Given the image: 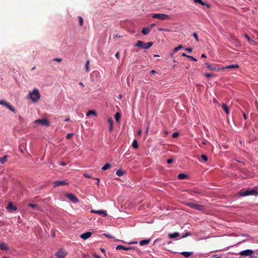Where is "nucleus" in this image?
I'll use <instances>...</instances> for the list:
<instances>
[{
	"mask_svg": "<svg viewBox=\"0 0 258 258\" xmlns=\"http://www.w3.org/2000/svg\"><path fill=\"white\" fill-rule=\"evenodd\" d=\"M195 204L196 203H195L189 202V203H186V205L190 208H193Z\"/></svg>",
	"mask_w": 258,
	"mask_h": 258,
	"instance_id": "58836bf2",
	"label": "nucleus"
},
{
	"mask_svg": "<svg viewBox=\"0 0 258 258\" xmlns=\"http://www.w3.org/2000/svg\"><path fill=\"white\" fill-rule=\"evenodd\" d=\"M134 249L133 247H125V246H122L121 245H119L116 247V250L122 249V250H131V249Z\"/></svg>",
	"mask_w": 258,
	"mask_h": 258,
	"instance_id": "f8f14e48",
	"label": "nucleus"
},
{
	"mask_svg": "<svg viewBox=\"0 0 258 258\" xmlns=\"http://www.w3.org/2000/svg\"><path fill=\"white\" fill-rule=\"evenodd\" d=\"M190 235V233H189V232H188V233H185V235L184 236H182V237H186V236H189V235Z\"/></svg>",
	"mask_w": 258,
	"mask_h": 258,
	"instance_id": "052dcab7",
	"label": "nucleus"
},
{
	"mask_svg": "<svg viewBox=\"0 0 258 258\" xmlns=\"http://www.w3.org/2000/svg\"><path fill=\"white\" fill-rule=\"evenodd\" d=\"M90 212L92 213L97 214L99 215H101L102 217H106L107 215L106 212L103 210H95L92 209L90 211Z\"/></svg>",
	"mask_w": 258,
	"mask_h": 258,
	"instance_id": "6e6552de",
	"label": "nucleus"
},
{
	"mask_svg": "<svg viewBox=\"0 0 258 258\" xmlns=\"http://www.w3.org/2000/svg\"><path fill=\"white\" fill-rule=\"evenodd\" d=\"M187 177V175L184 173H181L178 175L179 179H184Z\"/></svg>",
	"mask_w": 258,
	"mask_h": 258,
	"instance_id": "7c9ffc66",
	"label": "nucleus"
},
{
	"mask_svg": "<svg viewBox=\"0 0 258 258\" xmlns=\"http://www.w3.org/2000/svg\"><path fill=\"white\" fill-rule=\"evenodd\" d=\"M30 98L33 102H37L40 98L41 95L37 89H34L33 91L29 93Z\"/></svg>",
	"mask_w": 258,
	"mask_h": 258,
	"instance_id": "f257e3e1",
	"label": "nucleus"
},
{
	"mask_svg": "<svg viewBox=\"0 0 258 258\" xmlns=\"http://www.w3.org/2000/svg\"><path fill=\"white\" fill-rule=\"evenodd\" d=\"M182 56L188 57L189 55H186L185 53H182Z\"/></svg>",
	"mask_w": 258,
	"mask_h": 258,
	"instance_id": "0e129e2a",
	"label": "nucleus"
},
{
	"mask_svg": "<svg viewBox=\"0 0 258 258\" xmlns=\"http://www.w3.org/2000/svg\"><path fill=\"white\" fill-rule=\"evenodd\" d=\"M84 176L87 178H91V176L87 174H84Z\"/></svg>",
	"mask_w": 258,
	"mask_h": 258,
	"instance_id": "4d7b16f0",
	"label": "nucleus"
},
{
	"mask_svg": "<svg viewBox=\"0 0 258 258\" xmlns=\"http://www.w3.org/2000/svg\"><path fill=\"white\" fill-rule=\"evenodd\" d=\"M153 44L152 42H149L148 43H145L144 42L139 40L137 41V43L135 45V46L139 47L143 49H149L151 47Z\"/></svg>",
	"mask_w": 258,
	"mask_h": 258,
	"instance_id": "f03ea898",
	"label": "nucleus"
},
{
	"mask_svg": "<svg viewBox=\"0 0 258 258\" xmlns=\"http://www.w3.org/2000/svg\"><path fill=\"white\" fill-rule=\"evenodd\" d=\"M66 197L74 203H77L79 202L78 198L74 194L71 193H66Z\"/></svg>",
	"mask_w": 258,
	"mask_h": 258,
	"instance_id": "20e7f679",
	"label": "nucleus"
},
{
	"mask_svg": "<svg viewBox=\"0 0 258 258\" xmlns=\"http://www.w3.org/2000/svg\"><path fill=\"white\" fill-rule=\"evenodd\" d=\"M204 75L207 78H209L211 77L214 76V75L213 74H210V73H206Z\"/></svg>",
	"mask_w": 258,
	"mask_h": 258,
	"instance_id": "79ce46f5",
	"label": "nucleus"
},
{
	"mask_svg": "<svg viewBox=\"0 0 258 258\" xmlns=\"http://www.w3.org/2000/svg\"><path fill=\"white\" fill-rule=\"evenodd\" d=\"M150 240L149 239H144L140 241V245L141 246L147 245L149 243Z\"/></svg>",
	"mask_w": 258,
	"mask_h": 258,
	"instance_id": "b1692460",
	"label": "nucleus"
},
{
	"mask_svg": "<svg viewBox=\"0 0 258 258\" xmlns=\"http://www.w3.org/2000/svg\"><path fill=\"white\" fill-rule=\"evenodd\" d=\"M111 167V165L109 163H107L105 165H104L102 167V170H106L108 169H109L110 167Z\"/></svg>",
	"mask_w": 258,
	"mask_h": 258,
	"instance_id": "473e14b6",
	"label": "nucleus"
},
{
	"mask_svg": "<svg viewBox=\"0 0 258 258\" xmlns=\"http://www.w3.org/2000/svg\"><path fill=\"white\" fill-rule=\"evenodd\" d=\"M19 150L21 153H24V151L21 146H19Z\"/></svg>",
	"mask_w": 258,
	"mask_h": 258,
	"instance_id": "603ef678",
	"label": "nucleus"
},
{
	"mask_svg": "<svg viewBox=\"0 0 258 258\" xmlns=\"http://www.w3.org/2000/svg\"><path fill=\"white\" fill-rule=\"evenodd\" d=\"M182 48H183V46L182 45H179L177 47L174 48L173 52H176L177 51H178L180 49H182Z\"/></svg>",
	"mask_w": 258,
	"mask_h": 258,
	"instance_id": "f704fd0d",
	"label": "nucleus"
},
{
	"mask_svg": "<svg viewBox=\"0 0 258 258\" xmlns=\"http://www.w3.org/2000/svg\"><path fill=\"white\" fill-rule=\"evenodd\" d=\"M28 206L29 207H31L33 210H39V207L35 204L29 203L28 205Z\"/></svg>",
	"mask_w": 258,
	"mask_h": 258,
	"instance_id": "a878e982",
	"label": "nucleus"
},
{
	"mask_svg": "<svg viewBox=\"0 0 258 258\" xmlns=\"http://www.w3.org/2000/svg\"><path fill=\"white\" fill-rule=\"evenodd\" d=\"M250 195V188L246 189L244 191L240 192V196H246Z\"/></svg>",
	"mask_w": 258,
	"mask_h": 258,
	"instance_id": "412c9836",
	"label": "nucleus"
},
{
	"mask_svg": "<svg viewBox=\"0 0 258 258\" xmlns=\"http://www.w3.org/2000/svg\"><path fill=\"white\" fill-rule=\"evenodd\" d=\"M68 254V252L63 249H60L55 253L58 258H64Z\"/></svg>",
	"mask_w": 258,
	"mask_h": 258,
	"instance_id": "0eeeda50",
	"label": "nucleus"
},
{
	"mask_svg": "<svg viewBox=\"0 0 258 258\" xmlns=\"http://www.w3.org/2000/svg\"><path fill=\"white\" fill-rule=\"evenodd\" d=\"M151 31L150 28L149 27L144 28L142 31V33L144 35H147L148 34L150 31Z\"/></svg>",
	"mask_w": 258,
	"mask_h": 258,
	"instance_id": "4be33fe9",
	"label": "nucleus"
},
{
	"mask_svg": "<svg viewBox=\"0 0 258 258\" xmlns=\"http://www.w3.org/2000/svg\"><path fill=\"white\" fill-rule=\"evenodd\" d=\"M194 1L195 3H199L202 6H206L209 9L211 8L210 5L203 2L202 0H194Z\"/></svg>",
	"mask_w": 258,
	"mask_h": 258,
	"instance_id": "dca6fc26",
	"label": "nucleus"
},
{
	"mask_svg": "<svg viewBox=\"0 0 258 258\" xmlns=\"http://www.w3.org/2000/svg\"><path fill=\"white\" fill-rule=\"evenodd\" d=\"M188 58H189L190 60H193L194 61H197V59H196L195 58H194V57H192L191 56L189 55L188 56Z\"/></svg>",
	"mask_w": 258,
	"mask_h": 258,
	"instance_id": "a18cd8bd",
	"label": "nucleus"
},
{
	"mask_svg": "<svg viewBox=\"0 0 258 258\" xmlns=\"http://www.w3.org/2000/svg\"><path fill=\"white\" fill-rule=\"evenodd\" d=\"M105 235L107 237H108V238H112V237H113L111 235H109V234H105Z\"/></svg>",
	"mask_w": 258,
	"mask_h": 258,
	"instance_id": "5fc2aeb1",
	"label": "nucleus"
},
{
	"mask_svg": "<svg viewBox=\"0 0 258 258\" xmlns=\"http://www.w3.org/2000/svg\"><path fill=\"white\" fill-rule=\"evenodd\" d=\"M193 193H196V194H201V191H199V190H192V191H191V192H190V194H191V195H193Z\"/></svg>",
	"mask_w": 258,
	"mask_h": 258,
	"instance_id": "c03bdc74",
	"label": "nucleus"
},
{
	"mask_svg": "<svg viewBox=\"0 0 258 258\" xmlns=\"http://www.w3.org/2000/svg\"><path fill=\"white\" fill-rule=\"evenodd\" d=\"M0 105H3L6 106L7 108L14 113L16 112V109L9 102L6 101L4 100H0Z\"/></svg>",
	"mask_w": 258,
	"mask_h": 258,
	"instance_id": "39448f33",
	"label": "nucleus"
},
{
	"mask_svg": "<svg viewBox=\"0 0 258 258\" xmlns=\"http://www.w3.org/2000/svg\"><path fill=\"white\" fill-rule=\"evenodd\" d=\"M198 211H202L205 209L204 206L198 205L197 204H195L193 208Z\"/></svg>",
	"mask_w": 258,
	"mask_h": 258,
	"instance_id": "2eb2a0df",
	"label": "nucleus"
},
{
	"mask_svg": "<svg viewBox=\"0 0 258 258\" xmlns=\"http://www.w3.org/2000/svg\"><path fill=\"white\" fill-rule=\"evenodd\" d=\"M243 117H244V119H246V118H247L246 115L244 112H243Z\"/></svg>",
	"mask_w": 258,
	"mask_h": 258,
	"instance_id": "69168bd1",
	"label": "nucleus"
},
{
	"mask_svg": "<svg viewBox=\"0 0 258 258\" xmlns=\"http://www.w3.org/2000/svg\"><path fill=\"white\" fill-rule=\"evenodd\" d=\"M7 208L8 210L10 211H15L17 209V208L14 206L12 203H10L8 204Z\"/></svg>",
	"mask_w": 258,
	"mask_h": 258,
	"instance_id": "6ab92c4d",
	"label": "nucleus"
},
{
	"mask_svg": "<svg viewBox=\"0 0 258 258\" xmlns=\"http://www.w3.org/2000/svg\"><path fill=\"white\" fill-rule=\"evenodd\" d=\"M179 236V234L178 232H174L173 233H169L168 234V237L170 239H174L176 237H178Z\"/></svg>",
	"mask_w": 258,
	"mask_h": 258,
	"instance_id": "aec40b11",
	"label": "nucleus"
},
{
	"mask_svg": "<svg viewBox=\"0 0 258 258\" xmlns=\"http://www.w3.org/2000/svg\"><path fill=\"white\" fill-rule=\"evenodd\" d=\"M60 165H61V166H65L66 165V164L64 162H61L60 163Z\"/></svg>",
	"mask_w": 258,
	"mask_h": 258,
	"instance_id": "680f3d73",
	"label": "nucleus"
},
{
	"mask_svg": "<svg viewBox=\"0 0 258 258\" xmlns=\"http://www.w3.org/2000/svg\"><path fill=\"white\" fill-rule=\"evenodd\" d=\"M185 50L188 52H191L192 49L191 48H186L185 49Z\"/></svg>",
	"mask_w": 258,
	"mask_h": 258,
	"instance_id": "8fccbe9b",
	"label": "nucleus"
},
{
	"mask_svg": "<svg viewBox=\"0 0 258 258\" xmlns=\"http://www.w3.org/2000/svg\"><path fill=\"white\" fill-rule=\"evenodd\" d=\"M91 235H92V233L91 232H85L84 233L80 235V237L82 239L85 240V239H87V238L90 237L91 236Z\"/></svg>",
	"mask_w": 258,
	"mask_h": 258,
	"instance_id": "ddd939ff",
	"label": "nucleus"
},
{
	"mask_svg": "<svg viewBox=\"0 0 258 258\" xmlns=\"http://www.w3.org/2000/svg\"><path fill=\"white\" fill-rule=\"evenodd\" d=\"M9 247L8 246L6 243L0 242V250H9Z\"/></svg>",
	"mask_w": 258,
	"mask_h": 258,
	"instance_id": "4468645a",
	"label": "nucleus"
},
{
	"mask_svg": "<svg viewBox=\"0 0 258 258\" xmlns=\"http://www.w3.org/2000/svg\"><path fill=\"white\" fill-rule=\"evenodd\" d=\"M192 252H186V251H183L181 252L180 254L182 255H183L185 257H188L191 255L192 254Z\"/></svg>",
	"mask_w": 258,
	"mask_h": 258,
	"instance_id": "5701e85b",
	"label": "nucleus"
},
{
	"mask_svg": "<svg viewBox=\"0 0 258 258\" xmlns=\"http://www.w3.org/2000/svg\"><path fill=\"white\" fill-rule=\"evenodd\" d=\"M142 130H139L138 132V135L141 136L142 134Z\"/></svg>",
	"mask_w": 258,
	"mask_h": 258,
	"instance_id": "6e6d98bb",
	"label": "nucleus"
},
{
	"mask_svg": "<svg viewBox=\"0 0 258 258\" xmlns=\"http://www.w3.org/2000/svg\"><path fill=\"white\" fill-rule=\"evenodd\" d=\"M79 21V25L80 26H82L83 25L84 20L82 17L79 16L78 17Z\"/></svg>",
	"mask_w": 258,
	"mask_h": 258,
	"instance_id": "c9c22d12",
	"label": "nucleus"
},
{
	"mask_svg": "<svg viewBox=\"0 0 258 258\" xmlns=\"http://www.w3.org/2000/svg\"><path fill=\"white\" fill-rule=\"evenodd\" d=\"M239 68V66L237 64H231L229 66H227L226 67L221 68L222 70L226 69H238Z\"/></svg>",
	"mask_w": 258,
	"mask_h": 258,
	"instance_id": "a211bd4d",
	"label": "nucleus"
},
{
	"mask_svg": "<svg viewBox=\"0 0 258 258\" xmlns=\"http://www.w3.org/2000/svg\"><path fill=\"white\" fill-rule=\"evenodd\" d=\"M100 250L103 253H105V249L103 248H100Z\"/></svg>",
	"mask_w": 258,
	"mask_h": 258,
	"instance_id": "bf43d9fd",
	"label": "nucleus"
},
{
	"mask_svg": "<svg viewBox=\"0 0 258 258\" xmlns=\"http://www.w3.org/2000/svg\"><path fill=\"white\" fill-rule=\"evenodd\" d=\"M258 195V188L250 189V195Z\"/></svg>",
	"mask_w": 258,
	"mask_h": 258,
	"instance_id": "bb28decb",
	"label": "nucleus"
},
{
	"mask_svg": "<svg viewBox=\"0 0 258 258\" xmlns=\"http://www.w3.org/2000/svg\"><path fill=\"white\" fill-rule=\"evenodd\" d=\"M156 73V71H154V70H152V71H151V72H150V74H155Z\"/></svg>",
	"mask_w": 258,
	"mask_h": 258,
	"instance_id": "e2e57ef3",
	"label": "nucleus"
},
{
	"mask_svg": "<svg viewBox=\"0 0 258 258\" xmlns=\"http://www.w3.org/2000/svg\"><path fill=\"white\" fill-rule=\"evenodd\" d=\"M201 57H202V58H206V55L205 54H202V55H201Z\"/></svg>",
	"mask_w": 258,
	"mask_h": 258,
	"instance_id": "774afa93",
	"label": "nucleus"
},
{
	"mask_svg": "<svg viewBox=\"0 0 258 258\" xmlns=\"http://www.w3.org/2000/svg\"><path fill=\"white\" fill-rule=\"evenodd\" d=\"M244 36L247 38V40L249 42H250L251 44L253 43L254 42V41L252 40L247 34H244Z\"/></svg>",
	"mask_w": 258,
	"mask_h": 258,
	"instance_id": "e433bc0d",
	"label": "nucleus"
},
{
	"mask_svg": "<svg viewBox=\"0 0 258 258\" xmlns=\"http://www.w3.org/2000/svg\"><path fill=\"white\" fill-rule=\"evenodd\" d=\"M89 62H90L89 60H87L86 62L85 69H86V72H89Z\"/></svg>",
	"mask_w": 258,
	"mask_h": 258,
	"instance_id": "4c0bfd02",
	"label": "nucleus"
},
{
	"mask_svg": "<svg viewBox=\"0 0 258 258\" xmlns=\"http://www.w3.org/2000/svg\"><path fill=\"white\" fill-rule=\"evenodd\" d=\"M54 61H57V62H61L62 60V58H54Z\"/></svg>",
	"mask_w": 258,
	"mask_h": 258,
	"instance_id": "de8ad7c7",
	"label": "nucleus"
},
{
	"mask_svg": "<svg viewBox=\"0 0 258 258\" xmlns=\"http://www.w3.org/2000/svg\"><path fill=\"white\" fill-rule=\"evenodd\" d=\"M73 136V134H68L67 136V138L68 139H70Z\"/></svg>",
	"mask_w": 258,
	"mask_h": 258,
	"instance_id": "49530a36",
	"label": "nucleus"
},
{
	"mask_svg": "<svg viewBox=\"0 0 258 258\" xmlns=\"http://www.w3.org/2000/svg\"><path fill=\"white\" fill-rule=\"evenodd\" d=\"M149 126H147V128H146V133L147 134H148V132L149 131Z\"/></svg>",
	"mask_w": 258,
	"mask_h": 258,
	"instance_id": "338daca9",
	"label": "nucleus"
},
{
	"mask_svg": "<svg viewBox=\"0 0 258 258\" xmlns=\"http://www.w3.org/2000/svg\"><path fill=\"white\" fill-rule=\"evenodd\" d=\"M35 123H38L41 124L42 126H49V121L46 118H44L42 119H37L35 120Z\"/></svg>",
	"mask_w": 258,
	"mask_h": 258,
	"instance_id": "423d86ee",
	"label": "nucleus"
},
{
	"mask_svg": "<svg viewBox=\"0 0 258 258\" xmlns=\"http://www.w3.org/2000/svg\"><path fill=\"white\" fill-rule=\"evenodd\" d=\"M153 18L159 19L161 20L169 19V16L164 14H155L153 15Z\"/></svg>",
	"mask_w": 258,
	"mask_h": 258,
	"instance_id": "7ed1b4c3",
	"label": "nucleus"
},
{
	"mask_svg": "<svg viewBox=\"0 0 258 258\" xmlns=\"http://www.w3.org/2000/svg\"><path fill=\"white\" fill-rule=\"evenodd\" d=\"M125 174V171L122 170H118L116 171V174L118 176H121Z\"/></svg>",
	"mask_w": 258,
	"mask_h": 258,
	"instance_id": "cd10ccee",
	"label": "nucleus"
},
{
	"mask_svg": "<svg viewBox=\"0 0 258 258\" xmlns=\"http://www.w3.org/2000/svg\"><path fill=\"white\" fill-rule=\"evenodd\" d=\"M205 64L206 66V68L209 70L218 71L220 70H222L221 68H219L217 67V66L213 67L212 65H211L210 63H207V62Z\"/></svg>",
	"mask_w": 258,
	"mask_h": 258,
	"instance_id": "9d476101",
	"label": "nucleus"
},
{
	"mask_svg": "<svg viewBox=\"0 0 258 258\" xmlns=\"http://www.w3.org/2000/svg\"><path fill=\"white\" fill-rule=\"evenodd\" d=\"M8 156L7 155H5L2 158H0V163L2 164H4L7 160Z\"/></svg>",
	"mask_w": 258,
	"mask_h": 258,
	"instance_id": "c85d7f7f",
	"label": "nucleus"
},
{
	"mask_svg": "<svg viewBox=\"0 0 258 258\" xmlns=\"http://www.w3.org/2000/svg\"><path fill=\"white\" fill-rule=\"evenodd\" d=\"M155 26V24H151L149 27L150 28V29L151 30L153 27H154Z\"/></svg>",
	"mask_w": 258,
	"mask_h": 258,
	"instance_id": "864d4df0",
	"label": "nucleus"
},
{
	"mask_svg": "<svg viewBox=\"0 0 258 258\" xmlns=\"http://www.w3.org/2000/svg\"><path fill=\"white\" fill-rule=\"evenodd\" d=\"M172 137L173 138H177L178 136H179V133L178 132H174L173 134H172Z\"/></svg>",
	"mask_w": 258,
	"mask_h": 258,
	"instance_id": "37998d69",
	"label": "nucleus"
},
{
	"mask_svg": "<svg viewBox=\"0 0 258 258\" xmlns=\"http://www.w3.org/2000/svg\"><path fill=\"white\" fill-rule=\"evenodd\" d=\"M192 35H193V37L197 40V41H199L198 35L197 33H196V32L194 33Z\"/></svg>",
	"mask_w": 258,
	"mask_h": 258,
	"instance_id": "ea45409f",
	"label": "nucleus"
},
{
	"mask_svg": "<svg viewBox=\"0 0 258 258\" xmlns=\"http://www.w3.org/2000/svg\"><path fill=\"white\" fill-rule=\"evenodd\" d=\"M121 115L119 112L115 113L114 117L116 122H118L120 119Z\"/></svg>",
	"mask_w": 258,
	"mask_h": 258,
	"instance_id": "c756f323",
	"label": "nucleus"
},
{
	"mask_svg": "<svg viewBox=\"0 0 258 258\" xmlns=\"http://www.w3.org/2000/svg\"><path fill=\"white\" fill-rule=\"evenodd\" d=\"M253 253V251L252 250L247 249L241 251L239 254L242 256H248L251 255Z\"/></svg>",
	"mask_w": 258,
	"mask_h": 258,
	"instance_id": "9b49d317",
	"label": "nucleus"
},
{
	"mask_svg": "<svg viewBox=\"0 0 258 258\" xmlns=\"http://www.w3.org/2000/svg\"><path fill=\"white\" fill-rule=\"evenodd\" d=\"M90 115H94L96 116L97 115L96 112L94 110H90L87 112V115L89 116Z\"/></svg>",
	"mask_w": 258,
	"mask_h": 258,
	"instance_id": "2f4dec72",
	"label": "nucleus"
},
{
	"mask_svg": "<svg viewBox=\"0 0 258 258\" xmlns=\"http://www.w3.org/2000/svg\"><path fill=\"white\" fill-rule=\"evenodd\" d=\"M173 159H167V163H168V164L172 163H173Z\"/></svg>",
	"mask_w": 258,
	"mask_h": 258,
	"instance_id": "09e8293b",
	"label": "nucleus"
},
{
	"mask_svg": "<svg viewBox=\"0 0 258 258\" xmlns=\"http://www.w3.org/2000/svg\"><path fill=\"white\" fill-rule=\"evenodd\" d=\"M201 158L205 161L206 162L208 160V157L205 155H202Z\"/></svg>",
	"mask_w": 258,
	"mask_h": 258,
	"instance_id": "a19ab883",
	"label": "nucleus"
},
{
	"mask_svg": "<svg viewBox=\"0 0 258 258\" xmlns=\"http://www.w3.org/2000/svg\"><path fill=\"white\" fill-rule=\"evenodd\" d=\"M222 109L225 111L227 114L229 113V110L228 107L224 103L222 104Z\"/></svg>",
	"mask_w": 258,
	"mask_h": 258,
	"instance_id": "393cba45",
	"label": "nucleus"
},
{
	"mask_svg": "<svg viewBox=\"0 0 258 258\" xmlns=\"http://www.w3.org/2000/svg\"><path fill=\"white\" fill-rule=\"evenodd\" d=\"M108 122L109 124V131L110 132H112L113 128V121L111 118H109L108 119Z\"/></svg>",
	"mask_w": 258,
	"mask_h": 258,
	"instance_id": "f3484780",
	"label": "nucleus"
},
{
	"mask_svg": "<svg viewBox=\"0 0 258 258\" xmlns=\"http://www.w3.org/2000/svg\"><path fill=\"white\" fill-rule=\"evenodd\" d=\"M132 146L135 149L138 148V144L137 140H134L133 144H132Z\"/></svg>",
	"mask_w": 258,
	"mask_h": 258,
	"instance_id": "72a5a7b5",
	"label": "nucleus"
},
{
	"mask_svg": "<svg viewBox=\"0 0 258 258\" xmlns=\"http://www.w3.org/2000/svg\"><path fill=\"white\" fill-rule=\"evenodd\" d=\"M68 184V183L65 180L56 181L53 183V186L54 187Z\"/></svg>",
	"mask_w": 258,
	"mask_h": 258,
	"instance_id": "1a4fd4ad",
	"label": "nucleus"
},
{
	"mask_svg": "<svg viewBox=\"0 0 258 258\" xmlns=\"http://www.w3.org/2000/svg\"><path fill=\"white\" fill-rule=\"evenodd\" d=\"M94 256L96 258H101V256H100L99 255H98L96 254H94Z\"/></svg>",
	"mask_w": 258,
	"mask_h": 258,
	"instance_id": "13d9d810",
	"label": "nucleus"
},
{
	"mask_svg": "<svg viewBox=\"0 0 258 258\" xmlns=\"http://www.w3.org/2000/svg\"><path fill=\"white\" fill-rule=\"evenodd\" d=\"M119 56H120V54H119V52H117L115 54V57L117 58V59H119Z\"/></svg>",
	"mask_w": 258,
	"mask_h": 258,
	"instance_id": "3c124183",
	"label": "nucleus"
}]
</instances>
